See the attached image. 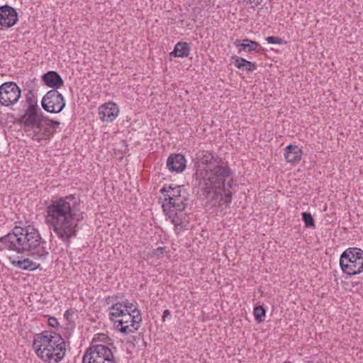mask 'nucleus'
I'll use <instances>...</instances> for the list:
<instances>
[{"instance_id": "f257e3e1", "label": "nucleus", "mask_w": 363, "mask_h": 363, "mask_svg": "<svg viewBox=\"0 0 363 363\" xmlns=\"http://www.w3.org/2000/svg\"><path fill=\"white\" fill-rule=\"evenodd\" d=\"M45 223L69 246L70 240L77 236L79 223L84 219L80 199L73 194L52 199L45 208Z\"/></svg>"}, {"instance_id": "f03ea898", "label": "nucleus", "mask_w": 363, "mask_h": 363, "mask_svg": "<svg viewBox=\"0 0 363 363\" xmlns=\"http://www.w3.org/2000/svg\"><path fill=\"white\" fill-rule=\"evenodd\" d=\"M0 250H7L14 251L18 254L29 252L32 255L45 258L48 251L44 245L39 231L33 226H15L11 233L0 237Z\"/></svg>"}, {"instance_id": "7ed1b4c3", "label": "nucleus", "mask_w": 363, "mask_h": 363, "mask_svg": "<svg viewBox=\"0 0 363 363\" xmlns=\"http://www.w3.org/2000/svg\"><path fill=\"white\" fill-rule=\"evenodd\" d=\"M233 174L230 168L216 167L213 170L199 171L195 174V182L201 194L214 206L222 204L224 182Z\"/></svg>"}, {"instance_id": "20e7f679", "label": "nucleus", "mask_w": 363, "mask_h": 363, "mask_svg": "<svg viewBox=\"0 0 363 363\" xmlns=\"http://www.w3.org/2000/svg\"><path fill=\"white\" fill-rule=\"evenodd\" d=\"M33 347L37 356L47 363H59L65 356V341L53 331L45 330L36 334Z\"/></svg>"}, {"instance_id": "39448f33", "label": "nucleus", "mask_w": 363, "mask_h": 363, "mask_svg": "<svg viewBox=\"0 0 363 363\" xmlns=\"http://www.w3.org/2000/svg\"><path fill=\"white\" fill-rule=\"evenodd\" d=\"M164 196L162 209L175 227L182 225L178 213L183 212L189 200V194L183 185L164 184L160 190Z\"/></svg>"}, {"instance_id": "423d86ee", "label": "nucleus", "mask_w": 363, "mask_h": 363, "mask_svg": "<svg viewBox=\"0 0 363 363\" xmlns=\"http://www.w3.org/2000/svg\"><path fill=\"white\" fill-rule=\"evenodd\" d=\"M110 341L108 336L104 333L95 335L83 355L82 363H118L113 354L116 347Z\"/></svg>"}, {"instance_id": "0eeeda50", "label": "nucleus", "mask_w": 363, "mask_h": 363, "mask_svg": "<svg viewBox=\"0 0 363 363\" xmlns=\"http://www.w3.org/2000/svg\"><path fill=\"white\" fill-rule=\"evenodd\" d=\"M340 266L342 271L349 276L363 272V250L358 247H350L340 255Z\"/></svg>"}, {"instance_id": "6e6552de", "label": "nucleus", "mask_w": 363, "mask_h": 363, "mask_svg": "<svg viewBox=\"0 0 363 363\" xmlns=\"http://www.w3.org/2000/svg\"><path fill=\"white\" fill-rule=\"evenodd\" d=\"M41 106L47 112L58 113L64 109L65 101L61 93L57 90L51 89L43 97Z\"/></svg>"}, {"instance_id": "1a4fd4ad", "label": "nucleus", "mask_w": 363, "mask_h": 363, "mask_svg": "<svg viewBox=\"0 0 363 363\" xmlns=\"http://www.w3.org/2000/svg\"><path fill=\"white\" fill-rule=\"evenodd\" d=\"M21 95L19 86L13 82H6L0 86V104L11 106L16 104Z\"/></svg>"}, {"instance_id": "9d476101", "label": "nucleus", "mask_w": 363, "mask_h": 363, "mask_svg": "<svg viewBox=\"0 0 363 363\" xmlns=\"http://www.w3.org/2000/svg\"><path fill=\"white\" fill-rule=\"evenodd\" d=\"M196 159L199 163L209 166V167L203 171L213 170L216 167H222L230 168L226 162H224L219 157H215L211 151L199 150L196 155Z\"/></svg>"}, {"instance_id": "9b49d317", "label": "nucleus", "mask_w": 363, "mask_h": 363, "mask_svg": "<svg viewBox=\"0 0 363 363\" xmlns=\"http://www.w3.org/2000/svg\"><path fill=\"white\" fill-rule=\"evenodd\" d=\"M18 21V13L15 8L8 4L0 6V26L9 29Z\"/></svg>"}, {"instance_id": "f8f14e48", "label": "nucleus", "mask_w": 363, "mask_h": 363, "mask_svg": "<svg viewBox=\"0 0 363 363\" xmlns=\"http://www.w3.org/2000/svg\"><path fill=\"white\" fill-rule=\"evenodd\" d=\"M38 111H40V108H33L31 106L27 108L24 114L19 118V123L26 128L30 129L35 128L38 130L40 116H43V113H38Z\"/></svg>"}, {"instance_id": "ddd939ff", "label": "nucleus", "mask_w": 363, "mask_h": 363, "mask_svg": "<svg viewBox=\"0 0 363 363\" xmlns=\"http://www.w3.org/2000/svg\"><path fill=\"white\" fill-rule=\"evenodd\" d=\"M119 109L116 104L106 103L99 108V115L101 121L106 122L113 121L118 115Z\"/></svg>"}, {"instance_id": "4468645a", "label": "nucleus", "mask_w": 363, "mask_h": 363, "mask_svg": "<svg viewBox=\"0 0 363 363\" xmlns=\"http://www.w3.org/2000/svg\"><path fill=\"white\" fill-rule=\"evenodd\" d=\"M116 323H117V330L123 334L133 333L139 328V325H138L137 323H133L131 315L129 314L128 311L123 316L121 317V320H116Z\"/></svg>"}, {"instance_id": "2eb2a0df", "label": "nucleus", "mask_w": 363, "mask_h": 363, "mask_svg": "<svg viewBox=\"0 0 363 363\" xmlns=\"http://www.w3.org/2000/svg\"><path fill=\"white\" fill-rule=\"evenodd\" d=\"M167 167L171 172H182L186 168V159L182 154H172L167 158Z\"/></svg>"}, {"instance_id": "dca6fc26", "label": "nucleus", "mask_w": 363, "mask_h": 363, "mask_svg": "<svg viewBox=\"0 0 363 363\" xmlns=\"http://www.w3.org/2000/svg\"><path fill=\"white\" fill-rule=\"evenodd\" d=\"M42 80L46 86L55 90H57L64 83L61 76L55 71H49L44 74L42 76Z\"/></svg>"}, {"instance_id": "f3484780", "label": "nucleus", "mask_w": 363, "mask_h": 363, "mask_svg": "<svg viewBox=\"0 0 363 363\" xmlns=\"http://www.w3.org/2000/svg\"><path fill=\"white\" fill-rule=\"evenodd\" d=\"M302 153L297 145H289L284 150V157L287 162L296 164L301 160Z\"/></svg>"}, {"instance_id": "a211bd4d", "label": "nucleus", "mask_w": 363, "mask_h": 363, "mask_svg": "<svg viewBox=\"0 0 363 363\" xmlns=\"http://www.w3.org/2000/svg\"><path fill=\"white\" fill-rule=\"evenodd\" d=\"M233 43L235 47L239 48L238 53L242 51L251 52L257 50L260 47L259 43L248 38L236 39Z\"/></svg>"}, {"instance_id": "6ab92c4d", "label": "nucleus", "mask_w": 363, "mask_h": 363, "mask_svg": "<svg viewBox=\"0 0 363 363\" xmlns=\"http://www.w3.org/2000/svg\"><path fill=\"white\" fill-rule=\"evenodd\" d=\"M231 61L235 64V67L242 71L252 72L257 69L256 62H250L243 57L233 55L231 57Z\"/></svg>"}, {"instance_id": "aec40b11", "label": "nucleus", "mask_w": 363, "mask_h": 363, "mask_svg": "<svg viewBox=\"0 0 363 363\" xmlns=\"http://www.w3.org/2000/svg\"><path fill=\"white\" fill-rule=\"evenodd\" d=\"M227 183L224 182V188H221V191L223 192V201L222 204L225 203L226 205H229L232 202V196L233 187L236 186V184L234 182L232 176L228 179L226 181Z\"/></svg>"}, {"instance_id": "412c9836", "label": "nucleus", "mask_w": 363, "mask_h": 363, "mask_svg": "<svg viewBox=\"0 0 363 363\" xmlns=\"http://www.w3.org/2000/svg\"><path fill=\"white\" fill-rule=\"evenodd\" d=\"M11 264L23 270L34 271L39 269L40 267V264H37L28 258L23 259V260H11Z\"/></svg>"}, {"instance_id": "4be33fe9", "label": "nucleus", "mask_w": 363, "mask_h": 363, "mask_svg": "<svg viewBox=\"0 0 363 363\" xmlns=\"http://www.w3.org/2000/svg\"><path fill=\"white\" fill-rule=\"evenodd\" d=\"M189 52V45L186 42H179L175 45L173 51L170 52V55L183 58L188 57Z\"/></svg>"}, {"instance_id": "5701e85b", "label": "nucleus", "mask_w": 363, "mask_h": 363, "mask_svg": "<svg viewBox=\"0 0 363 363\" xmlns=\"http://www.w3.org/2000/svg\"><path fill=\"white\" fill-rule=\"evenodd\" d=\"M122 304L123 303H121V302H116L109 308L111 311H113V312H110L108 315L109 319L111 321H114L115 318L122 317L127 313V311L122 308Z\"/></svg>"}, {"instance_id": "b1692460", "label": "nucleus", "mask_w": 363, "mask_h": 363, "mask_svg": "<svg viewBox=\"0 0 363 363\" xmlns=\"http://www.w3.org/2000/svg\"><path fill=\"white\" fill-rule=\"evenodd\" d=\"M44 125H45L50 129L52 128L55 130L59 128L60 123L57 121L50 119L43 115L40 116V123L38 128V130H41L42 127H43Z\"/></svg>"}, {"instance_id": "393cba45", "label": "nucleus", "mask_w": 363, "mask_h": 363, "mask_svg": "<svg viewBox=\"0 0 363 363\" xmlns=\"http://www.w3.org/2000/svg\"><path fill=\"white\" fill-rule=\"evenodd\" d=\"M253 313L255 320L262 323L264 320L266 309L262 306H257L255 307Z\"/></svg>"}, {"instance_id": "a878e982", "label": "nucleus", "mask_w": 363, "mask_h": 363, "mask_svg": "<svg viewBox=\"0 0 363 363\" xmlns=\"http://www.w3.org/2000/svg\"><path fill=\"white\" fill-rule=\"evenodd\" d=\"M301 216L306 228H315V220L311 213L306 211L303 212Z\"/></svg>"}, {"instance_id": "bb28decb", "label": "nucleus", "mask_w": 363, "mask_h": 363, "mask_svg": "<svg viewBox=\"0 0 363 363\" xmlns=\"http://www.w3.org/2000/svg\"><path fill=\"white\" fill-rule=\"evenodd\" d=\"M26 102L28 103V107L33 108H39L38 105V101L35 99L32 90H29L28 94L26 95Z\"/></svg>"}, {"instance_id": "cd10ccee", "label": "nucleus", "mask_w": 363, "mask_h": 363, "mask_svg": "<svg viewBox=\"0 0 363 363\" xmlns=\"http://www.w3.org/2000/svg\"><path fill=\"white\" fill-rule=\"evenodd\" d=\"M129 314L131 315V317L133 318V323H137L138 325L141 323L142 321V316L140 310L135 307L133 308V310H126Z\"/></svg>"}, {"instance_id": "c85d7f7f", "label": "nucleus", "mask_w": 363, "mask_h": 363, "mask_svg": "<svg viewBox=\"0 0 363 363\" xmlns=\"http://www.w3.org/2000/svg\"><path fill=\"white\" fill-rule=\"evenodd\" d=\"M40 131H41V133L39 135H38V134L34 135V136L37 137L38 140H42V139L50 140L54 134V132L51 131L50 129L49 128H48L47 126L44 129L42 128V130Z\"/></svg>"}, {"instance_id": "c756f323", "label": "nucleus", "mask_w": 363, "mask_h": 363, "mask_svg": "<svg viewBox=\"0 0 363 363\" xmlns=\"http://www.w3.org/2000/svg\"><path fill=\"white\" fill-rule=\"evenodd\" d=\"M266 40L268 43L270 44L281 45L284 43V40L281 38L276 36H268L266 38Z\"/></svg>"}, {"instance_id": "7c9ffc66", "label": "nucleus", "mask_w": 363, "mask_h": 363, "mask_svg": "<svg viewBox=\"0 0 363 363\" xmlns=\"http://www.w3.org/2000/svg\"><path fill=\"white\" fill-rule=\"evenodd\" d=\"M48 325L53 328H57L60 326L57 319L55 317H50L48 320Z\"/></svg>"}, {"instance_id": "2f4dec72", "label": "nucleus", "mask_w": 363, "mask_h": 363, "mask_svg": "<svg viewBox=\"0 0 363 363\" xmlns=\"http://www.w3.org/2000/svg\"><path fill=\"white\" fill-rule=\"evenodd\" d=\"M165 252V247H159L152 251V255L156 257H161L164 255Z\"/></svg>"}, {"instance_id": "473e14b6", "label": "nucleus", "mask_w": 363, "mask_h": 363, "mask_svg": "<svg viewBox=\"0 0 363 363\" xmlns=\"http://www.w3.org/2000/svg\"><path fill=\"white\" fill-rule=\"evenodd\" d=\"M121 303H123L122 306L125 308V310H133V308L136 307L133 303L129 302L128 300L121 302Z\"/></svg>"}, {"instance_id": "72a5a7b5", "label": "nucleus", "mask_w": 363, "mask_h": 363, "mask_svg": "<svg viewBox=\"0 0 363 363\" xmlns=\"http://www.w3.org/2000/svg\"><path fill=\"white\" fill-rule=\"evenodd\" d=\"M170 315H171V313H170V311L169 309L164 310L163 312L162 317V322H165L166 318L168 317H170Z\"/></svg>"}, {"instance_id": "f704fd0d", "label": "nucleus", "mask_w": 363, "mask_h": 363, "mask_svg": "<svg viewBox=\"0 0 363 363\" xmlns=\"http://www.w3.org/2000/svg\"><path fill=\"white\" fill-rule=\"evenodd\" d=\"M247 2L251 4L252 7L254 8L259 5L262 3V0H247Z\"/></svg>"}, {"instance_id": "c9c22d12", "label": "nucleus", "mask_w": 363, "mask_h": 363, "mask_svg": "<svg viewBox=\"0 0 363 363\" xmlns=\"http://www.w3.org/2000/svg\"><path fill=\"white\" fill-rule=\"evenodd\" d=\"M74 314V312L72 311V310H67L64 314V317L69 320V317L72 316Z\"/></svg>"}, {"instance_id": "e433bc0d", "label": "nucleus", "mask_w": 363, "mask_h": 363, "mask_svg": "<svg viewBox=\"0 0 363 363\" xmlns=\"http://www.w3.org/2000/svg\"><path fill=\"white\" fill-rule=\"evenodd\" d=\"M118 298H119L118 295H114V296H113L111 297H109L108 299L111 298L113 301H116Z\"/></svg>"}]
</instances>
